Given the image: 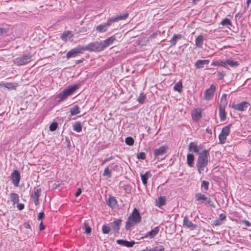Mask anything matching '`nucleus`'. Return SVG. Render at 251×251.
Returning <instances> with one entry per match:
<instances>
[{"label": "nucleus", "mask_w": 251, "mask_h": 251, "mask_svg": "<svg viewBox=\"0 0 251 251\" xmlns=\"http://www.w3.org/2000/svg\"><path fill=\"white\" fill-rule=\"evenodd\" d=\"M209 151L204 150L199 153L197 161V167L200 174L202 173L204 167H206L208 163V157L209 155Z\"/></svg>", "instance_id": "1"}, {"label": "nucleus", "mask_w": 251, "mask_h": 251, "mask_svg": "<svg viewBox=\"0 0 251 251\" xmlns=\"http://www.w3.org/2000/svg\"><path fill=\"white\" fill-rule=\"evenodd\" d=\"M226 137L227 136H226V135H224L220 133V134L219 135V139L220 143L221 144H225L226 141Z\"/></svg>", "instance_id": "47"}, {"label": "nucleus", "mask_w": 251, "mask_h": 251, "mask_svg": "<svg viewBox=\"0 0 251 251\" xmlns=\"http://www.w3.org/2000/svg\"><path fill=\"white\" fill-rule=\"evenodd\" d=\"M17 206L18 209L20 210H23L25 207V205L23 203H18Z\"/></svg>", "instance_id": "56"}, {"label": "nucleus", "mask_w": 251, "mask_h": 251, "mask_svg": "<svg viewBox=\"0 0 251 251\" xmlns=\"http://www.w3.org/2000/svg\"><path fill=\"white\" fill-rule=\"evenodd\" d=\"M213 224L215 225V226H220V225H222V222L219 219H216L213 222Z\"/></svg>", "instance_id": "53"}, {"label": "nucleus", "mask_w": 251, "mask_h": 251, "mask_svg": "<svg viewBox=\"0 0 251 251\" xmlns=\"http://www.w3.org/2000/svg\"><path fill=\"white\" fill-rule=\"evenodd\" d=\"M196 201H197L201 202L206 205L215 208V205L213 201L211 200L210 197H207L205 195L198 193L195 194Z\"/></svg>", "instance_id": "4"}, {"label": "nucleus", "mask_w": 251, "mask_h": 251, "mask_svg": "<svg viewBox=\"0 0 251 251\" xmlns=\"http://www.w3.org/2000/svg\"><path fill=\"white\" fill-rule=\"evenodd\" d=\"M81 193H82V190H81V188H79L77 189V191L75 193V195L76 197H78L80 195Z\"/></svg>", "instance_id": "54"}, {"label": "nucleus", "mask_w": 251, "mask_h": 251, "mask_svg": "<svg viewBox=\"0 0 251 251\" xmlns=\"http://www.w3.org/2000/svg\"><path fill=\"white\" fill-rule=\"evenodd\" d=\"M226 74L224 72H218L217 74V78L219 80H222L225 76Z\"/></svg>", "instance_id": "52"}, {"label": "nucleus", "mask_w": 251, "mask_h": 251, "mask_svg": "<svg viewBox=\"0 0 251 251\" xmlns=\"http://www.w3.org/2000/svg\"><path fill=\"white\" fill-rule=\"evenodd\" d=\"M242 223L246 226H251V223L247 220H243Z\"/></svg>", "instance_id": "57"}, {"label": "nucleus", "mask_w": 251, "mask_h": 251, "mask_svg": "<svg viewBox=\"0 0 251 251\" xmlns=\"http://www.w3.org/2000/svg\"><path fill=\"white\" fill-rule=\"evenodd\" d=\"M45 226L43 225V223L42 222H41L39 225V228L40 230H42L45 229Z\"/></svg>", "instance_id": "60"}, {"label": "nucleus", "mask_w": 251, "mask_h": 251, "mask_svg": "<svg viewBox=\"0 0 251 251\" xmlns=\"http://www.w3.org/2000/svg\"><path fill=\"white\" fill-rule=\"evenodd\" d=\"M209 182L206 180L202 181L201 187L203 188L204 191H208L209 189Z\"/></svg>", "instance_id": "41"}, {"label": "nucleus", "mask_w": 251, "mask_h": 251, "mask_svg": "<svg viewBox=\"0 0 251 251\" xmlns=\"http://www.w3.org/2000/svg\"><path fill=\"white\" fill-rule=\"evenodd\" d=\"M116 36L113 35L102 41H101L100 42L101 44H102V47L103 48V50L109 46L110 45L112 44L113 42L116 40Z\"/></svg>", "instance_id": "15"}, {"label": "nucleus", "mask_w": 251, "mask_h": 251, "mask_svg": "<svg viewBox=\"0 0 251 251\" xmlns=\"http://www.w3.org/2000/svg\"><path fill=\"white\" fill-rule=\"evenodd\" d=\"M250 106V103L247 101H243L237 104H233L231 108L234 110L243 112L246 111Z\"/></svg>", "instance_id": "8"}, {"label": "nucleus", "mask_w": 251, "mask_h": 251, "mask_svg": "<svg viewBox=\"0 0 251 251\" xmlns=\"http://www.w3.org/2000/svg\"><path fill=\"white\" fill-rule=\"evenodd\" d=\"M227 95L226 94H223L220 100V106H222L223 107H225V106L227 104V100H226Z\"/></svg>", "instance_id": "39"}, {"label": "nucleus", "mask_w": 251, "mask_h": 251, "mask_svg": "<svg viewBox=\"0 0 251 251\" xmlns=\"http://www.w3.org/2000/svg\"><path fill=\"white\" fill-rule=\"evenodd\" d=\"M194 155L192 153H188L187 155V163L190 167L194 165Z\"/></svg>", "instance_id": "30"}, {"label": "nucleus", "mask_w": 251, "mask_h": 251, "mask_svg": "<svg viewBox=\"0 0 251 251\" xmlns=\"http://www.w3.org/2000/svg\"><path fill=\"white\" fill-rule=\"evenodd\" d=\"M113 158L112 157H108L107 158H106L102 162L101 164L102 165H104L106 162L110 161V160H111Z\"/></svg>", "instance_id": "58"}, {"label": "nucleus", "mask_w": 251, "mask_h": 251, "mask_svg": "<svg viewBox=\"0 0 251 251\" xmlns=\"http://www.w3.org/2000/svg\"><path fill=\"white\" fill-rule=\"evenodd\" d=\"M84 51L90 52H100L103 50L100 41H96L89 43L87 46H83Z\"/></svg>", "instance_id": "5"}, {"label": "nucleus", "mask_w": 251, "mask_h": 251, "mask_svg": "<svg viewBox=\"0 0 251 251\" xmlns=\"http://www.w3.org/2000/svg\"><path fill=\"white\" fill-rule=\"evenodd\" d=\"M41 192V189H36L35 188L34 189V193L31 196L36 205H37L39 204V198L40 196Z\"/></svg>", "instance_id": "17"}, {"label": "nucleus", "mask_w": 251, "mask_h": 251, "mask_svg": "<svg viewBox=\"0 0 251 251\" xmlns=\"http://www.w3.org/2000/svg\"><path fill=\"white\" fill-rule=\"evenodd\" d=\"M166 204V199L165 197H160L158 199V201L156 205L160 207Z\"/></svg>", "instance_id": "37"}, {"label": "nucleus", "mask_w": 251, "mask_h": 251, "mask_svg": "<svg viewBox=\"0 0 251 251\" xmlns=\"http://www.w3.org/2000/svg\"><path fill=\"white\" fill-rule=\"evenodd\" d=\"M70 112L72 116L79 113L80 110L79 106L77 105H75L70 108Z\"/></svg>", "instance_id": "33"}, {"label": "nucleus", "mask_w": 251, "mask_h": 251, "mask_svg": "<svg viewBox=\"0 0 251 251\" xmlns=\"http://www.w3.org/2000/svg\"><path fill=\"white\" fill-rule=\"evenodd\" d=\"M121 220L117 219L111 223L112 229L113 230V232L115 234L119 232L120 229V226L121 225Z\"/></svg>", "instance_id": "16"}, {"label": "nucleus", "mask_w": 251, "mask_h": 251, "mask_svg": "<svg viewBox=\"0 0 251 251\" xmlns=\"http://www.w3.org/2000/svg\"><path fill=\"white\" fill-rule=\"evenodd\" d=\"M182 87V84L180 81H179L176 83L174 86V89L175 91H177L178 92H181V89Z\"/></svg>", "instance_id": "40"}, {"label": "nucleus", "mask_w": 251, "mask_h": 251, "mask_svg": "<svg viewBox=\"0 0 251 251\" xmlns=\"http://www.w3.org/2000/svg\"><path fill=\"white\" fill-rule=\"evenodd\" d=\"M102 232L103 234H108L111 230V228L107 225H103L101 228Z\"/></svg>", "instance_id": "42"}, {"label": "nucleus", "mask_w": 251, "mask_h": 251, "mask_svg": "<svg viewBox=\"0 0 251 251\" xmlns=\"http://www.w3.org/2000/svg\"><path fill=\"white\" fill-rule=\"evenodd\" d=\"M224 60H219L215 61H213L211 63V65L214 66H224Z\"/></svg>", "instance_id": "45"}, {"label": "nucleus", "mask_w": 251, "mask_h": 251, "mask_svg": "<svg viewBox=\"0 0 251 251\" xmlns=\"http://www.w3.org/2000/svg\"><path fill=\"white\" fill-rule=\"evenodd\" d=\"M181 38H182V35H181L180 34H174L171 40L170 41V43H171L170 47L175 46L176 45L177 41L179 39H180Z\"/></svg>", "instance_id": "24"}, {"label": "nucleus", "mask_w": 251, "mask_h": 251, "mask_svg": "<svg viewBox=\"0 0 251 251\" xmlns=\"http://www.w3.org/2000/svg\"><path fill=\"white\" fill-rule=\"evenodd\" d=\"M18 84L17 83H5L3 84H0V86H2L7 88L9 90H15Z\"/></svg>", "instance_id": "27"}, {"label": "nucleus", "mask_w": 251, "mask_h": 251, "mask_svg": "<svg viewBox=\"0 0 251 251\" xmlns=\"http://www.w3.org/2000/svg\"><path fill=\"white\" fill-rule=\"evenodd\" d=\"M10 177L13 185L15 187H18L19 185L21 178L19 172L17 170H14L11 175Z\"/></svg>", "instance_id": "10"}, {"label": "nucleus", "mask_w": 251, "mask_h": 251, "mask_svg": "<svg viewBox=\"0 0 251 251\" xmlns=\"http://www.w3.org/2000/svg\"><path fill=\"white\" fill-rule=\"evenodd\" d=\"M10 201L12 202L13 205L17 203L19 201V195L15 193H11L10 195Z\"/></svg>", "instance_id": "28"}, {"label": "nucleus", "mask_w": 251, "mask_h": 251, "mask_svg": "<svg viewBox=\"0 0 251 251\" xmlns=\"http://www.w3.org/2000/svg\"><path fill=\"white\" fill-rule=\"evenodd\" d=\"M209 62L208 59L198 60L195 63L194 66L197 69H201L204 67V65H208Z\"/></svg>", "instance_id": "19"}, {"label": "nucleus", "mask_w": 251, "mask_h": 251, "mask_svg": "<svg viewBox=\"0 0 251 251\" xmlns=\"http://www.w3.org/2000/svg\"><path fill=\"white\" fill-rule=\"evenodd\" d=\"M82 229L84 230L85 232L87 234L90 233L91 232V228L89 226L88 224L86 223H84Z\"/></svg>", "instance_id": "49"}, {"label": "nucleus", "mask_w": 251, "mask_h": 251, "mask_svg": "<svg viewBox=\"0 0 251 251\" xmlns=\"http://www.w3.org/2000/svg\"><path fill=\"white\" fill-rule=\"evenodd\" d=\"M103 176L107 178H110L112 176L111 170L109 169V166L106 167L103 171Z\"/></svg>", "instance_id": "38"}, {"label": "nucleus", "mask_w": 251, "mask_h": 251, "mask_svg": "<svg viewBox=\"0 0 251 251\" xmlns=\"http://www.w3.org/2000/svg\"><path fill=\"white\" fill-rule=\"evenodd\" d=\"M201 117V111L200 109H195L193 115V118L195 121L199 120Z\"/></svg>", "instance_id": "34"}, {"label": "nucleus", "mask_w": 251, "mask_h": 251, "mask_svg": "<svg viewBox=\"0 0 251 251\" xmlns=\"http://www.w3.org/2000/svg\"><path fill=\"white\" fill-rule=\"evenodd\" d=\"M232 125L229 124L227 125L226 126H224L221 132V133L222 134L226 135V136H227L229 135L230 133V128L231 127Z\"/></svg>", "instance_id": "32"}, {"label": "nucleus", "mask_w": 251, "mask_h": 251, "mask_svg": "<svg viewBox=\"0 0 251 251\" xmlns=\"http://www.w3.org/2000/svg\"><path fill=\"white\" fill-rule=\"evenodd\" d=\"M251 2V0H247V2H246L247 5H246V6H245V8H248L249 4Z\"/></svg>", "instance_id": "63"}, {"label": "nucleus", "mask_w": 251, "mask_h": 251, "mask_svg": "<svg viewBox=\"0 0 251 251\" xmlns=\"http://www.w3.org/2000/svg\"><path fill=\"white\" fill-rule=\"evenodd\" d=\"M125 143L127 145L132 146L134 144V141L132 137H127L125 139Z\"/></svg>", "instance_id": "44"}, {"label": "nucleus", "mask_w": 251, "mask_h": 251, "mask_svg": "<svg viewBox=\"0 0 251 251\" xmlns=\"http://www.w3.org/2000/svg\"><path fill=\"white\" fill-rule=\"evenodd\" d=\"M117 243L119 245L130 248L132 247L135 245V242L134 241H128L122 239H119L117 240Z\"/></svg>", "instance_id": "18"}, {"label": "nucleus", "mask_w": 251, "mask_h": 251, "mask_svg": "<svg viewBox=\"0 0 251 251\" xmlns=\"http://www.w3.org/2000/svg\"><path fill=\"white\" fill-rule=\"evenodd\" d=\"M206 132L208 133V134H212V130L211 129L209 128H207L205 130Z\"/></svg>", "instance_id": "62"}, {"label": "nucleus", "mask_w": 251, "mask_h": 251, "mask_svg": "<svg viewBox=\"0 0 251 251\" xmlns=\"http://www.w3.org/2000/svg\"><path fill=\"white\" fill-rule=\"evenodd\" d=\"M216 90V87L214 85L211 84L210 87L206 89L204 93V99L206 100H211Z\"/></svg>", "instance_id": "9"}, {"label": "nucleus", "mask_w": 251, "mask_h": 251, "mask_svg": "<svg viewBox=\"0 0 251 251\" xmlns=\"http://www.w3.org/2000/svg\"><path fill=\"white\" fill-rule=\"evenodd\" d=\"M183 226L191 230H194L197 226V225L193 224L187 216H185L183 220Z\"/></svg>", "instance_id": "14"}, {"label": "nucleus", "mask_w": 251, "mask_h": 251, "mask_svg": "<svg viewBox=\"0 0 251 251\" xmlns=\"http://www.w3.org/2000/svg\"><path fill=\"white\" fill-rule=\"evenodd\" d=\"M221 24L223 26L232 25L230 20L227 18H225L224 20H223L221 22Z\"/></svg>", "instance_id": "43"}, {"label": "nucleus", "mask_w": 251, "mask_h": 251, "mask_svg": "<svg viewBox=\"0 0 251 251\" xmlns=\"http://www.w3.org/2000/svg\"><path fill=\"white\" fill-rule=\"evenodd\" d=\"M164 250V247L162 246H157L153 247L151 249H148L147 248L146 249L143 250L141 251H163Z\"/></svg>", "instance_id": "36"}, {"label": "nucleus", "mask_w": 251, "mask_h": 251, "mask_svg": "<svg viewBox=\"0 0 251 251\" xmlns=\"http://www.w3.org/2000/svg\"><path fill=\"white\" fill-rule=\"evenodd\" d=\"M59 185H60L59 183H58V184L54 183L53 187L54 188H57L59 186Z\"/></svg>", "instance_id": "64"}, {"label": "nucleus", "mask_w": 251, "mask_h": 251, "mask_svg": "<svg viewBox=\"0 0 251 251\" xmlns=\"http://www.w3.org/2000/svg\"><path fill=\"white\" fill-rule=\"evenodd\" d=\"M32 56L30 54H25L14 59L13 62L18 66L25 65L31 60Z\"/></svg>", "instance_id": "6"}, {"label": "nucleus", "mask_w": 251, "mask_h": 251, "mask_svg": "<svg viewBox=\"0 0 251 251\" xmlns=\"http://www.w3.org/2000/svg\"><path fill=\"white\" fill-rule=\"evenodd\" d=\"M85 51L83 46H78L70 51L66 54V57L68 59L77 56L79 53Z\"/></svg>", "instance_id": "7"}, {"label": "nucleus", "mask_w": 251, "mask_h": 251, "mask_svg": "<svg viewBox=\"0 0 251 251\" xmlns=\"http://www.w3.org/2000/svg\"><path fill=\"white\" fill-rule=\"evenodd\" d=\"M73 130L76 132H79L82 130V125L80 122H75L73 125Z\"/></svg>", "instance_id": "31"}, {"label": "nucleus", "mask_w": 251, "mask_h": 251, "mask_svg": "<svg viewBox=\"0 0 251 251\" xmlns=\"http://www.w3.org/2000/svg\"><path fill=\"white\" fill-rule=\"evenodd\" d=\"M141 216L139 210L134 208L132 213L128 217L126 222L125 228L126 230H130L132 227L141 221Z\"/></svg>", "instance_id": "2"}, {"label": "nucleus", "mask_w": 251, "mask_h": 251, "mask_svg": "<svg viewBox=\"0 0 251 251\" xmlns=\"http://www.w3.org/2000/svg\"><path fill=\"white\" fill-rule=\"evenodd\" d=\"M224 65H228L231 67H237L239 65V63L238 61H234L231 59H227L224 60Z\"/></svg>", "instance_id": "23"}, {"label": "nucleus", "mask_w": 251, "mask_h": 251, "mask_svg": "<svg viewBox=\"0 0 251 251\" xmlns=\"http://www.w3.org/2000/svg\"><path fill=\"white\" fill-rule=\"evenodd\" d=\"M137 157L139 159L144 160L146 158V154L143 152H139L137 154Z\"/></svg>", "instance_id": "51"}, {"label": "nucleus", "mask_w": 251, "mask_h": 251, "mask_svg": "<svg viewBox=\"0 0 251 251\" xmlns=\"http://www.w3.org/2000/svg\"><path fill=\"white\" fill-rule=\"evenodd\" d=\"M80 86V84H75L68 86L57 96L58 102H60L65 100L67 98L71 95Z\"/></svg>", "instance_id": "3"}, {"label": "nucleus", "mask_w": 251, "mask_h": 251, "mask_svg": "<svg viewBox=\"0 0 251 251\" xmlns=\"http://www.w3.org/2000/svg\"><path fill=\"white\" fill-rule=\"evenodd\" d=\"M107 204L109 206L113 207L115 206L117 204V200L114 197H110L107 201Z\"/></svg>", "instance_id": "35"}, {"label": "nucleus", "mask_w": 251, "mask_h": 251, "mask_svg": "<svg viewBox=\"0 0 251 251\" xmlns=\"http://www.w3.org/2000/svg\"><path fill=\"white\" fill-rule=\"evenodd\" d=\"M151 176V174L150 171L147 172L145 174H141V179L144 185H147V180Z\"/></svg>", "instance_id": "26"}, {"label": "nucleus", "mask_w": 251, "mask_h": 251, "mask_svg": "<svg viewBox=\"0 0 251 251\" xmlns=\"http://www.w3.org/2000/svg\"><path fill=\"white\" fill-rule=\"evenodd\" d=\"M73 36V34L72 31H64L61 36V38L62 40L64 41H67L69 40L72 38Z\"/></svg>", "instance_id": "22"}, {"label": "nucleus", "mask_w": 251, "mask_h": 251, "mask_svg": "<svg viewBox=\"0 0 251 251\" xmlns=\"http://www.w3.org/2000/svg\"><path fill=\"white\" fill-rule=\"evenodd\" d=\"M159 228L158 226L154 227L153 229L148 232L142 238H147L150 237L151 239L154 238L159 232Z\"/></svg>", "instance_id": "20"}, {"label": "nucleus", "mask_w": 251, "mask_h": 251, "mask_svg": "<svg viewBox=\"0 0 251 251\" xmlns=\"http://www.w3.org/2000/svg\"><path fill=\"white\" fill-rule=\"evenodd\" d=\"M45 214L44 212H41L39 213L38 216V220L42 219L44 217Z\"/></svg>", "instance_id": "55"}, {"label": "nucleus", "mask_w": 251, "mask_h": 251, "mask_svg": "<svg viewBox=\"0 0 251 251\" xmlns=\"http://www.w3.org/2000/svg\"><path fill=\"white\" fill-rule=\"evenodd\" d=\"M226 216L224 214H221L219 216V218L221 221L224 220L226 219Z\"/></svg>", "instance_id": "59"}, {"label": "nucleus", "mask_w": 251, "mask_h": 251, "mask_svg": "<svg viewBox=\"0 0 251 251\" xmlns=\"http://www.w3.org/2000/svg\"><path fill=\"white\" fill-rule=\"evenodd\" d=\"M188 150L190 151H193L195 153H199L201 150V147L197 146L195 142H190L189 144Z\"/></svg>", "instance_id": "21"}, {"label": "nucleus", "mask_w": 251, "mask_h": 251, "mask_svg": "<svg viewBox=\"0 0 251 251\" xmlns=\"http://www.w3.org/2000/svg\"><path fill=\"white\" fill-rule=\"evenodd\" d=\"M24 226L26 228H30V226L28 223H25L24 224Z\"/></svg>", "instance_id": "61"}, {"label": "nucleus", "mask_w": 251, "mask_h": 251, "mask_svg": "<svg viewBox=\"0 0 251 251\" xmlns=\"http://www.w3.org/2000/svg\"><path fill=\"white\" fill-rule=\"evenodd\" d=\"M168 147L166 146H162L153 151V154L155 158H158L160 156L163 155L167 153Z\"/></svg>", "instance_id": "13"}, {"label": "nucleus", "mask_w": 251, "mask_h": 251, "mask_svg": "<svg viewBox=\"0 0 251 251\" xmlns=\"http://www.w3.org/2000/svg\"><path fill=\"white\" fill-rule=\"evenodd\" d=\"M112 25L108 19L107 22L105 23L100 24L96 26V30L98 33H103L106 32L110 26Z\"/></svg>", "instance_id": "11"}, {"label": "nucleus", "mask_w": 251, "mask_h": 251, "mask_svg": "<svg viewBox=\"0 0 251 251\" xmlns=\"http://www.w3.org/2000/svg\"><path fill=\"white\" fill-rule=\"evenodd\" d=\"M58 126V124L56 122H53L50 126V130L51 131H55Z\"/></svg>", "instance_id": "50"}, {"label": "nucleus", "mask_w": 251, "mask_h": 251, "mask_svg": "<svg viewBox=\"0 0 251 251\" xmlns=\"http://www.w3.org/2000/svg\"><path fill=\"white\" fill-rule=\"evenodd\" d=\"M219 116L221 121H224L226 119L225 107L219 106Z\"/></svg>", "instance_id": "29"}, {"label": "nucleus", "mask_w": 251, "mask_h": 251, "mask_svg": "<svg viewBox=\"0 0 251 251\" xmlns=\"http://www.w3.org/2000/svg\"><path fill=\"white\" fill-rule=\"evenodd\" d=\"M128 16L129 14L128 13H124L114 16L110 18H109V19L111 23L112 24L115 22H118L120 21L125 20L128 18Z\"/></svg>", "instance_id": "12"}, {"label": "nucleus", "mask_w": 251, "mask_h": 251, "mask_svg": "<svg viewBox=\"0 0 251 251\" xmlns=\"http://www.w3.org/2000/svg\"><path fill=\"white\" fill-rule=\"evenodd\" d=\"M204 37L202 35H199L195 39V44L197 47L201 48L203 43Z\"/></svg>", "instance_id": "25"}, {"label": "nucleus", "mask_w": 251, "mask_h": 251, "mask_svg": "<svg viewBox=\"0 0 251 251\" xmlns=\"http://www.w3.org/2000/svg\"><path fill=\"white\" fill-rule=\"evenodd\" d=\"M9 30V27L0 28V36L6 35Z\"/></svg>", "instance_id": "48"}, {"label": "nucleus", "mask_w": 251, "mask_h": 251, "mask_svg": "<svg viewBox=\"0 0 251 251\" xmlns=\"http://www.w3.org/2000/svg\"><path fill=\"white\" fill-rule=\"evenodd\" d=\"M146 100V96L143 93H141L139 97H138L137 100L141 104H143L145 102Z\"/></svg>", "instance_id": "46"}]
</instances>
